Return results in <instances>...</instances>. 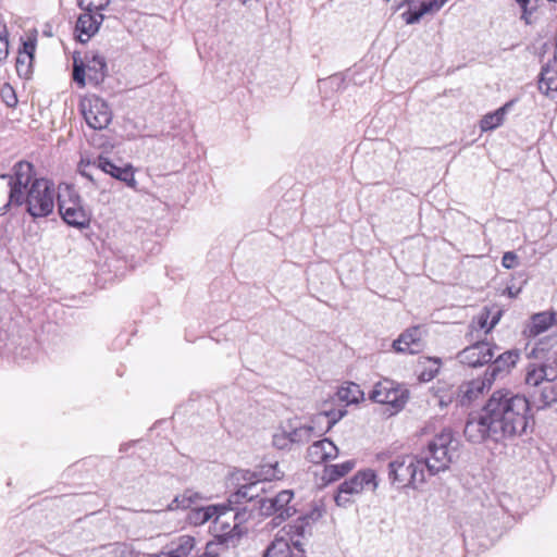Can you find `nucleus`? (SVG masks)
Listing matches in <instances>:
<instances>
[{"mask_svg": "<svg viewBox=\"0 0 557 557\" xmlns=\"http://www.w3.org/2000/svg\"><path fill=\"white\" fill-rule=\"evenodd\" d=\"M529 400L509 389H497L480 412L470 414L463 429L472 443H500L521 435L528 425Z\"/></svg>", "mask_w": 557, "mask_h": 557, "instance_id": "obj_1", "label": "nucleus"}, {"mask_svg": "<svg viewBox=\"0 0 557 557\" xmlns=\"http://www.w3.org/2000/svg\"><path fill=\"white\" fill-rule=\"evenodd\" d=\"M34 191L33 164L21 161L14 166V175L0 176V214H3L10 206L26 203L27 212L35 218V209L30 202Z\"/></svg>", "mask_w": 557, "mask_h": 557, "instance_id": "obj_2", "label": "nucleus"}, {"mask_svg": "<svg viewBox=\"0 0 557 557\" xmlns=\"http://www.w3.org/2000/svg\"><path fill=\"white\" fill-rule=\"evenodd\" d=\"M459 442L454 438L450 430H443L435 435L420 454L421 465L434 475L449 468V465L457 458Z\"/></svg>", "mask_w": 557, "mask_h": 557, "instance_id": "obj_3", "label": "nucleus"}, {"mask_svg": "<svg viewBox=\"0 0 557 557\" xmlns=\"http://www.w3.org/2000/svg\"><path fill=\"white\" fill-rule=\"evenodd\" d=\"M201 500L202 496L200 493L188 488L182 494L175 496L168 505V509H190L188 520L195 525H201L211 520L214 523H218L223 516L233 510V508L228 507L227 504L199 506Z\"/></svg>", "mask_w": 557, "mask_h": 557, "instance_id": "obj_4", "label": "nucleus"}, {"mask_svg": "<svg viewBox=\"0 0 557 557\" xmlns=\"http://www.w3.org/2000/svg\"><path fill=\"white\" fill-rule=\"evenodd\" d=\"M345 414L346 410L344 408L323 409L321 412L317 413L312 422L319 426V433L315 432L314 425L302 424L298 419L289 420L284 425L292 445L305 444L314 435H321L330 431Z\"/></svg>", "mask_w": 557, "mask_h": 557, "instance_id": "obj_5", "label": "nucleus"}, {"mask_svg": "<svg viewBox=\"0 0 557 557\" xmlns=\"http://www.w3.org/2000/svg\"><path fill=\"white\" fill-rule=\"evenodd\" d=\"M387 475L397 488H417L425 482L424 469L417 457L400 456L388 462Z\"/></svg>", "mask_w": 557, "mask_h": 557, "instance_id": "obj_6", "label": "nucleus"}, {"mask_svg": "<svg viewBox=\"0 0 557 557\" xmlns=\"http://www.w3.org/2000/svg\"><path fill=\"white\" fill-rule=\"evenodd\" d=\"M58 206L59 212L67 225L77 228H85L89 225L90 213L84 208L81 196L74 188L67 185L63 189L60 187Z\"/></svg>", "mask_w": 557, "mask_h": 557, "instance_id": "obj_7", "label": "nucleus"}, {"mask_svg": "<svg viewBox=\"0 0 557 557\" xmlns=\"http://www.w3.org/2000/svg\"><path fill=\"white\" fill-rule=\"evenodd\" d=\"M377 487L376 474L373 470L358 471L352 478L344 481L335 495L337 506L346 507L352 503V497L359 495L363 490L375 491Z\"/></svg>", "mask_w": 557, "mask_h": 557, "instance_id": "obj_8", "label": "nucleus"}, {"mask_svg": "<svg viewBox=\"0 0 557 557\" xmlns=\"http://www.w3.org/2000/svg\"><path fill=\"white\" fill-rule=\"evenodd\" d=\"M293 497V491L283 490L273 497L260 498L258 500L259 511L262 516H272L273 524L280 525L296 512L294 506L290 505Z\"/></svg>", "mask_w": 557, "mask_h": 557, "instance_id": "obj_9", "label": "nucleus"}, {"mask_svg": "<svg viewBox=\"0 0 557 557\" xmlns=\"http://www.w3.org/2000/svg\"><path fill=\"white\" fill-rule=\"evenodd\" d=\"M79 110L87 125L92 129H104L112 121V110L98 96H86L79 102Z\"/></svg>", "mask_w": 557, "mask_h": 557, "instance_id": "obj_10", "label": "nucleus"}, {"mask_svg": "<svg viewBox=\"0 0 557 557\" xmlns=\"http://www.w3.org/2000/svg\"><path fill=\"white\" fill-rule=\"evenodd\" d=\"M91 169L99 170L119 181L125 182L127 185L131 186H133L135 183L131 166H117L103 156H99L92 161L82 160L78 165V171L81 175L88 178L90 182L96 183Z\"/></svg>", "mask_w": 557, "mask_h": 557, "instance_id": "obj_11", "label": "nucleus"}, {"mask_svg": "<svg viewBox=\"0 0 557 557\" xmlns=\"http://www.w3.org/2000/svg\"><path fill=\"white\" fill-rule=\"evenodd\" d=\"M408 398V389L389 380L376 383L370 393L371 400L392 407L393 411H391V414L401 410L407 404Z\"/></svg>", "mask_w": 557, "mask_h": 557, "instance_id": "obj_12", "label": "nucleus"}, {"mask_svg": "<svg viewBox=\"0 0 557 557\" xmlns=\"http://www.w3.org/2000/svg\"><path fill=\"white\" fill-rule=\"evenodd\" d=\"M495 348L488 342L479 341L462 349L457 358L460 363L470 368L482 367L493 360Z\"/></svg>", "mask_w": 557, "mask_h": 557, "instance_id": "obj_13", "label": "nucleus"}, {"mask_svg": "<svg viewBox=\"0 0 557 557\" xmlns=\"http://www.w3.org/2000/svg\"><path fill=\"white\" fill-rule=\"evenodd\" d=\"M557 380V354L550 355L541 364L531 363L527 368L525 383L529 386L539 387L547 382Z\"/></svg>", "mask_w": 557, "mask_h": 557, "instance_id": "obj_14", "label": "nucleus"}, {"mask_svg": "<svg viewBox=\"0 0 557 557\" xmlns=\"http://www.w3.org/2000/svg\"><path fill=\"white\" fill-rule=\"evenodd\" d=\"M263 557H306L302 543L294 537L275 535Z\"/></svg>", "mask_w": 557, "mask_h": 557, "instance_id": "obj_15", "label": "nucleus"}, {"mask_svg": "<svg viewBox=\"0 0 557 557\" xmlns=\"http://www.w3.org/2000/svg\"><path fill=\"white\" fill-rule=\"evenodd\" d=\"M424 343L422 341V331L419 326L406 330L393 342V348L395 351L403 354H419L422 351Z\"/></svg>", "mask_w": 557, "mask_h": 557, "instance_id": "obj_16", "label": "nucleus"}, {"mask_svg": "<svg viewBox=\"0 0 557 557\" xmlns=\"http://www.w3.org/2000/svg\"><path fill=\"white\" fill-rule=\"evenodd\" d=\"M104 16L97 12L82 13L75 25L76 38L79 42H87L99 29Z\"/></svg>", "mask_w": 557, "mask_h": 557, "instance_id": "obj_17", "label": "nucleus"}, {"mask_svg": "<svg viewBox=\"0 0 557 557\" xmlns=\"http://www.w3.org/2000/svg\"><path fill=\"white\" fill-rule=\"evenodd\" d=\"M268 491L267 482L256 478L253 481L243 484L235 493L228 498V507L233 504H239L242 500L251 502L257 498H262L261 495Z\"/></svg>", "mask_w": 557, "mask_h": 557, "instance_id": "obj_18", "label": "nucleus"}, {"mask_svg": "<svg viewBox=\"0 0 557 557\" xmlns=\"http://www.w3.org/2000/svg\"><path fill=\"white\" fill-rule=\"evenodd\" d=\"M54 208V185L37 178V216L49 215Z\"/></svg>", "mask_w": 557, "mask_h": 557, "instance_id": "obj_19", "label": "nucleus"}, {"mask_svg": "<svg viewBox=\"0 0 557 557\" xmlns=\"http://www.w3.org/2000/svg\"><path fill=\"white\" fill-rule=\"evenodd\" d=\"M338 448L329 438H323L313 442L307 450V458L312 463H322L327 460L336 458Z\"/></svg>", "mask_w": 557, "mask_h": 557, "instance_id": "obj_20", "label": "nucleus"}, {"mask_svg": "<svg viewBox=\"0 0 557 557\" xmlns=\"http://www.w3.org/2000/svg\"><path fill=\"white\" fill-rule=\"evenodd\" d=\"M35 58V41L28 38L23 42V50L18 51L16 58V72L20 77L30 79L33 75V61Z\"/></svg>", "mask_w": 557, "mask_h": 557, "instance_id": "obj_21", "label": "nucleus"}, {"mask_svg": "<svg viewBox=\"0 0 557 557\" xmlns=\"http://www.w3.org/2000/svg\"><path fill=\"white\" fill-rule=\"evenodd\" d=\"M492 379H475L462 383L458 387V397L461 405L470 404L476 399L486 387L491 385Z\"/></svg>", "mask_w": 557, "mask_h": 557, "instance_id": "obj_22", "label": "nucleus"}, {"mask_svg": "<svg viewBox=\"0 0 557 557\" xmlns=\"http://www.w3.org/2000/svg\"><path fill=\"white\" fill-rule=\"evenodd\" d=\"M557 313L554 311H543L539 313H534L531 317V322L527 327V333L529 336L535 337L545 331H547L556 321Z\"/></svg>", "mask_w": 557, "mask_h": 557, "instance_id": "obj_23", "label": "nucleus"}, {"mask_svg": "<svg viewBox=\"0 0 557 557\" xmlns=\"http://www.w3.org/2000/svg\"><path fill=\"white\" fill-rule=\"evenodd\" d=\"M539 88L546 95L557 91V59L554 58L542 67Z\"/></svg>", "mask_w": 557, "mask_h": 557, "instance_id": "obj_24", "label": "nucleus"}, {"mask_svg": "<svg viewBox=\"0 0 557 557\" xmlns=\"http://www.w3.org/2000/svg\"><path fill=\"white\" fill-rule=\"evenodd\" d=\"M83 60L85 61L90 79L99 82L104 78L107 72V62L104 57L96 52H90L86 53Z\"/></svg>", "mask_w": 557, "mask_h": 557, "instance_id": "obj_25", "label": "nucleus"}, {"mask_svg": "<svg viewBox=\"0 0 557 557\" xmlns=\"http://www.w3.org/2000/svg\"><path fill=\"white\" fill-rule=\"evenodd\" d=\"M519 359V352L517 350H508L500 354L494 362L488 367L487 373L491 379H495V376L500 372H507L511 367H513Z\"/></svg>", "mask_w": 557, "mask_h": 557, "instance_id": "obj_26", "label": "nucleus"}, {"mask_svg": "<svg viewBox=\"0 0 557 557\" xmlns=\"http://www.w3.org/2000/svg\"><path fill=\"white\" fill-rule=\"evenodd\" d=\"M510 107L511 102H507L496 111L485 114L480 121L481 131L491 132L499 127L504 123L505 116Z\"/></svg>", "mask_w": 557, "mask_h": 557, "instance_id": "obj_27", "label": "nucleus"}, {"mask_svg": "<svg viewBox=\"0 0 557 557\" xmlns=\"http://www.w3.org/2000/svg\"><path fill=\"white\" fill-rule=\"evenodd\" d=\"M534 403L539 404V409L550 407L557 403V384L547 382L541 386L539 394H533Z\"/></svg>", "mask_w": 557, "mask_h": 557, "instance_id": "obj_28", "label": "nucleus"}, {"mask_svg": "<svg viewBox=\"0 0 557 557\" xmlns=\"http://www.w3.org/2000/svg\"><path fill=\"white\" fill-rule=\"evenodd\" d=\"M336 397L339 401L345 403L346 405L357 404L363 399V392L358 384L349 382L338 387Z\"/></svg>", "mask_w": 557, "mask_h": 557, "instance_id": "obj_29", "label": "nucleus"}, {"mask_svg": "<svg viewBox=\"0 0 557 557\" xmlns=\"http://www.w3.org/2000/svg\"><path fill=\"white\" fill-rule=\"evenodd\" d=\"M354 467L355 462L352 460H347L342 463L327 466L325 468V473L330 481H335L350 472L354 469Z\"/></svg>", "mask_w": 557, "mask_h": 557, "instance_id": "obj_30", "label": "nucleus"}, {"mask_svg": "<svg viewBox=\"0 0 557 557\" xmlns=\"http://www.w3.org/2000/svg\"><path fill=\"white\" fill-rule=\"evenodd\" d=\"M306 533V521L305 519H298L293 524H288L284 527L276 535H283L286 537H294V540H298L305 536Z\"/></svg>", "mask_w": 557, "mask_h": 557, "instance_id": "obj_31", "label": "nucleus"}, {"mask_svg": "<svg viewBox=\"0 0 557 557\" xmlns=\"http://www.w3.org/2000/svg\"><path fill=\"white\" fill-rule=\"evenodd\" d=\"M103 557H137L134 548L126 543H114L107 547Z\"/></svg>", "mask_w": 557, "mask_h": 557, "instance_id": "obj_32", "label": "nucleus"}, {"mask_svg": "<svg viewBox=\"0 0 557 557\" xmlns=\"http://www.w3.org/2000/svg\"><path fill=\"white\" fill-rule=\"evenodd\" d=\"M87 67L85 65V61L83 60L81 52L75 51L73 54V79L81 87L86 85L85 81V72Z\"/></svg>", "mask_w": 557, "mask_h": 557, "instance_id": "obj_33", "label": "nucleus"}, {"mask_svg": "<svg viewBox=\"0 0 557 557\" xmlns=\"http://www.w3.org/2000/svg\"><path fill=\"white\" fill-rule=\"evenodd\" d=\"M283 475L284 473L278 469L277 463L263 466L258 473L253 474L255 478L264 480L267 486H269L272 480H280Z\"/></svg>", "mask_w": 557, "mask_h": 557, "instance_id": "obj_34", "label": "nucleus"}, {"mask_svg": "<svg viewBox=\"0 0 557 557\" xmlns=\"http://www.w3.org/2000/svg\"><path fill=\"white\" fill-rule=\"evenodd\" d=\"M194 547V539L184 536L180 539L178 545L173 548L166 557H187Z\"/></svg>", "mask_w": 557, "mask_h": 557, "instance_id": "obj_35", "label": "nucleus"}, {"mask_svg": "<svg viewBox=\"0 0 557 557\" xmlns=\"http://www.w3.org/2000/svg\"><path fill=\"white\" fill-rule=\"evenodd\" d=\"M448 0H422L419 9L422 13L434 14L438 12Z\"/></svg>", "mask_w": 557, "mask_h": 557, "instance_id": "obj_36", "label": "nucleus"}, {"mask_svg": "<svg viewBox=\"0 0 557 557\" xmlns=\"http://www.w3.org/2000/svg\"><path fill=\"white\" fill-rule=\"evenodd\" d=\"M0 96H1V99L3 100V102L8 107H14L17 102L15 91H14L13 87L9 84L2 85V87L0 89Z\"/></svg>", "mask_w": 557, "mask_h": 557, "instance_id": "obj_37", "label": "nucleus"}, {"mask_svg": "<svg viewBox=\"0 0 557 557\" xmlns=\"http://www.w3.org/2000/svg\"><path fill=\"white\" fill-rule=\"evenodd\" d=\"M273 445L278 449L288 448L292 444L289 437L287 436V431L285 425H283L274 435H273Z\"/></svg>", "mask_w": 557, "mask_h": 557, "instance_id": "obj_38", "label": "nucleus"}, {"mask_svg": "<svg viewBox=\"0 0 557 557\" xmlns=\"http://www.w3.org/2000/svg\"><path fill=\"white\" fill-rule=\"evenodd\" d=\"M111 0H81L82 5H85L89 12H97L104 10Z\"/></svg>", "mask_w": 557, "mask_h": 557, "instance_id": "obj_39", "label": "nucleus"}, {"mask_svg": "<svg viewBox=\"0 0 557 557\" xmlns=\"http://www.w3.org/2000/svg\"><path fill=\"white\" fill-rule=\"evenodd\" d=\"M225 550L223 543L210 542L206 546V552L200 557H220V554Z\"/></svg>", "mask_w": 557, "mask_h": 557, "instance_id": "obj_40", "label": "nucleus"}, {"mask_svg": "<svg viewBox=\"0 0 557 557\" xmlns=\"http://www.w3.org/2000/svg\"><path fill=\"white\" fill-rule=\"evenodd\" d=\"M502 265L505 269H513L518 265V257L513 251H507L503 255Z\"/></svg>", "mask_w": 557, "mask_h": 557, "instance_id": "obj_41", "label": "nucleus"}, {"mask_svg": "<svg viewBox=\"0 0 557 557\" xmlns=\"http://www.w3.org/2000/svg\"><path fill=\"white\" fill-rule=\"evenodd\" d=\"M540 0H517V2L520 4L523 16L525 18L527 14H531L539 5Z\"/></svg>", "mask_w": 557, "mask_h": 557, "instance_id": "obj_42", "label": "nucleus"}, {"mask_svg": "<svg viewBox=\"0 0 557 557\" xmlns=\"http://www.w3.org/2000/svg\"><path fill=\"white\" fill-rule=\"evenodd\" d=\"M423 15H424V13H422V11L420 9H418L412 12L411 11L405 12V13H403L401 16L408 25H412V24L418 23Z\"/></svg>", "mask_w": 557, "mask_h": 557, "instance_id": "obj_43", "label": "nucleus"}, {"mask_svg": "<svg viewBox=\"0 0 557 557\" xmlns=\"http://www.w3.org/2000/svg\"><path fill=\"white\" fill-rule=\"evenodd\" d=\"M9 55V39L7 35L0 34V60L7 59Z\"/></svg>", "mask_w": 557, "mask_h": 557, "instance_id": "obj_44", "label": "nucleus"}, {"mask_svg": "<svg viewBox=\"0 0 557 557\" xmlns=\"http://www.w3.org/2000/svg\"><path fill=\"white\" fill-rule=\"evenodd\" d=\"M488 314L487 313H483L479 317L478 319V325L474 326L472 325L473 329H475L476 331H486V329L488 327Z\"/></svg>", "mask_w": 557, "mask_h": 557, "instance_id": "obj_45", "label": "nucleus"}, {"mask_svg": "<svg viewBox=\"0 0 557 557\" xmlns=\"http://www.w3.org/2000/svg\"><path fill=\"white\" fill-rule=\"evenodd\" d=\"M436 363V368L434 370H430V371H423L420 375V377L423 380V381H430L432 380L436 373L438 372V367H440V363L437 360L434 361Z\"/></svg>", "mask_w": 557, "mask_h": 557, "instance_id": "obj_46", "label": "nucleus"}, {"mask_svg": "<svg viewBox=\"0 0 557 557\" xmlns=\"http://www.w3.org/2000/svg\"><path fill=\"white\" fill-rule=\"evenodd\" d=\"M544 351V348L542 347H534L532 348V350L528 354V356L531 358V357H534V358H540V352H543Z\"/></svg>", "mask_w": 557, "mask_h": 557, "instance_id": "obj_47", "label": "nucleus"}, {"mask_svg": "<svg viewBox=\"0 0 557 557\" xmlns=\"http://www.w3.org/2000/svg\"><path fill=\"white\" fill-rule=\"evenodd\" d=\"M497 322H498V318L494 317L492 319V321L490 322L488 327L485 331V334H487L497 324Z\"/></svg>", "mask_w": 557, "mask_h": 557, "instance_id": "obj_48", "label": "nucleus"}, {"mask_svg": "<svg viewBox=\"0 0 557 557\" xmlns=\"http://www.w3.org/2000/svg\"><path fill=\"white\" fill-rule=\"evenodd\" d=\"M507 292H508V295H509L510 297H516V296L519 294L520 288H518V289L513 290L511 287H508V288H507Z\"/></svg>", "mask_w": 557, "mask_h": 557, "instance_id": "obj_49", "label": "nucleus"}, {"mask_svg": "<svg viewBox=\"0 0 557 557\" xmlns=\"http://www.w3.org/2000/svg\"><path fill=\"white\" fill-rule=\"evenodd\" d=\"M45 35L51 36V34L49 33V29H46Z\"/></svg>", "mask_w": 557, "mask_h": 557, "instance_id": "obj_50", "label": "nucleus"}, {"mask_svg": "<svg viewBox=\"0 0 557 557\" xmlns=\"http://www.w3.org/2000/svg\"><path fill=\"white\" fill-rule=\"evenodd\" d=\"M45 35L51 36V34L49 33V29H46Z\"/></svg>", "mask_w": 557, "mask_h": 557, "instance_id": "obj_51", "label": "nucleus"}]
</instances>
